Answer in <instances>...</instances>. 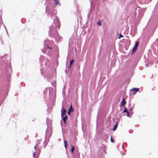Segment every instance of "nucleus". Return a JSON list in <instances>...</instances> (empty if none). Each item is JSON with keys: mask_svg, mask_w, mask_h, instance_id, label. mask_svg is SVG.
I'll use <instances>...</instances> for the list:
<instances>
[{"mask_svg": "<svg viewBox=\"0 0 158 158\" xmlns=\"http://www.w3.org/2000/svg\"><path fill=\"white\" fill-rule=\"evenodd\" d=\"M59 20L55 16V18L54 19V23L50 27L49 31V36L54 38L57 42H61L62 40V37L59 35L57 31L55 28L59 27Z\"/></svg>", "mask_w": 158, "mask_h": 158, "instance_id": "f257e3e1", "label": "nucleus"}, {"mask_svg": "<svg viewBox=\"0 0 158 158\" xmlns=\"http://www.w3.org/2000/svg\"><path fill=\"white\" fill-rule=\"evenodd\" d=\"M53 44V41L49 40L48 39L45 40L44 44V49H52L53 48L50 46Z\"/></svg>", "mask_w": 158, "mask_h": 158, "instance_id": "f03ea898", "label": "nucleus"}, {"mask_svg": "<svg viewBox=\"0 0 158 158\" xmlns=\"http://www.w3.org/2000/svg\"><path fill=\"white\" fill-rule=\"evenodd\" d=\"M46 124L48 126V128L46 131L45 137H49L51 135L52 133V129L49 126H48V121H46Z\"/></svg>", "mask_w": 158, "mask_h": 158, "instance_id": "7ed1b4c3", "label": "nucleus"}, {"mask_svg": "<svg viewBox=\"0 0 158 158\" xmlns=\"http://www.w3.org/2000/svg\"><path fill=\"white\" fill-rule=\"evenodd\" d=\"M35 150H36V153L38 155H36L35 152H34L33 153L34 158H38L40 152V150L38 147H37V148H36Z\"/></svg>", "mask_w": 158, "mask_h": 158, "instance_id": "20e7f679", "label": "nucleus"}, {"mask_svg": "<svg viewBox=\"0 0 158 158\" xmlns=\"http://www.w3.org/2000/svg\"><path fill=\"white\" fill-rule=\"evenodd\" d=\"M73 158H80L79 153L77 151L75 152L73 156Z\"/></svg>", "mask_w": 158, "mask_h": 158, "instance_id": "39448f33", "label": "nucleus"}, {"mask_svg": "<svg viewBox=\"0 0 158 158\" xmlns=\"http://www.w3.org/2000/svg\"><path fill=\"white\" fill-rule=\"evenodd\" d=\"M139 42L137 41V42L135 44V46L134 47L133 50H132V53H133V52H134L135 51H136V49H137V47H138V46L139 45Z\"/></svg>", "mask_w": 158, "mask_h": 158, "instance_id": "423d86ee", "label": "nucleus"}, {"mask_svg": "<svg viewBox=\"0 0 158 158\" xmlns=\"http://www.w3.org/2000/svg\"><path fill=\"white\" fill-rule=\"evenodd\" d=\"M66 112V110L64 109L63 107H62V110H61V117H63L64 115H65Z\"/></svg>", "mask_w": 158, "mask_h": 158, "instance_id": "0eeeda50", "label": "nucleus"}, {"mask_svg": "<svg viewBox=\"0 0 158 158\" xmlns=\"http://www.w3.org/2000/svg\"><path fill=\"white\" fill-rule=\"evenodd\" d=\"M40 140H37L36 143V144L34 148L35 149H36V148H37V147H38V145L40 143Z\"/></svg>", "mask_w": 158, "mask_h": 158, "instance_id": "6e6552de", "label": "nucleus"}, {"mask_svg": "<svg viewBox=\"0 0 158 158\" xmlns=\"http://www.w3.org/2000/svg\"><path fill=\"white\" fill-rule=\"evenodd\" d=\"M139 90V88H133L131 89L132 91H134V94H135V92H137Z\"/></svg>", "mask_w": 158, "mask_h": 158, "instance_id": "1a4fd4ad", "label": "nucleus"}, {"mask_svg": "<svg viewBox=\"0 0 158 158\" xmlns=\"http://www.w3.org/2000/svg\"><path fill=\"white\" fill-rule=\"evenodd\" d=\"M125 98H123L121 102V106H124L126 103V102L125 101Z\"/></svg>", "mask_w": 158, "mask_h": 158, "instance_id": "9d476101", "label": "nucleus"}, {"mask_svg": "<svg viewBox=\"0 0 158 158\" xmlns=\"http://www.w3.org/2000/svg\"><path fill=\"white\" fill-rule=\"evenodd\" d=\"M48 143V141H46L45 140L44 142L43 143V145L44 148H45L47 145Z\"/></svg>", "mask_w": 158, "mask_h": 158, "instance_id": "9b49d317", "label": "nucleus"}, {"mask_svg": "<svg viewBox=\"0 0 158 158\" xmlns=\"http://www.w3.org/2000/svg\"><path fill=\"white\" fill-rule=\"evenodd\" d=\"M64 115L65 116L64 117L63 116V117H61L62 119L64 121L66 120L68 118V116L67 115Z\"/></svg>", "mask_w": 158, "mask_h": 158, "instance_id": "f8f14e48", "label": "nucleus"}, {"mask_svg": "<svg viewBox=\"0 0 158 158\" xmlns=\"http://www.w3.org/2000/svg\"><path fill=\"white\" fill-rule=\"evenodd\" d=\"M55 4L56 5H59V6H60V4L59 3V1L58 0H55Z\"/></svg>", "mask_w": 158, "mask_h": 158, "instance_id": "ddd939ff", "label": "nucleus"}, {"mask_svg": "<svg viewBox=\"0 0 158 158\" xmlns=\"http://www.w3.org/2000/svg\"><path fill=\"white\" fill-rule=\"evenodd\" d=\"M68 110L71 112H73V109L72 107V105H71L69 109Z\"/></svg>", "mask_w": 158, "mask_h": 158, "instance_id": "4468645a", "label": "nucleus"}, {"mask_svg": "<svg viewBox=\"0 0 158 158\" xmlns=\"http://www.w3.org/2000/svg\"><path fill=\"white\" fill-rule=\"evenodd\" d=\"M118 122L116 123V124H115V125L114 126V128L113 129V131H115L116 130V129L117 128V125H118Z\"/></svg>", "mask_w": 158, "mask_h": 158, "instance_id": "2eb2a0df", "label": "nucleus"}, {"mask_svg": "<svg viewBox=\"0 0 158 158\" xmlns=\"http://www.w3.org/2000/svg\"><path fill=\"white\" fill-rule=\"evenodd\" d=\"M74 60L73 59H72L71 61H70V67H71V65L72 64V63L74 62Z\"/></svg>", "mask_w": 158, "mask_h": 158, "instance_id": "dca6fc26", "label": "nucleus"}, {"mask_svg": "<svg viewBox=\"0 0 158 158\" xmlns=\"http://www.w3.org/2000/svg\"><path fill=\"white\" fill-rule=\"evenodd\" d=\"M64 143L65 148H66L67 146V141L66 140H65L64 141Z\"/></svg>", "mask_w": 158, "mask_h": 158, "instance_id": "f3484780", "label": "nucleus"}, {"mask_svg": "<svg viewBox=\"0 0 158 158\" xmlns=\"http://www.w3.org/2000/svg\"><path fill=\"white\" fill-rule=\"evenodd\" d=\"M74 149V147L72 146V148L70 150L71 152H72V153H73Z\"/></svg>", "mask_w": 158, "mask_h": 158, "instance_id": "a211bd4d", "label": "nucleus"}, {"mask_svg": "<svg viewBox=\"0 0 158 158\" xmlns=\"http://www.w3.org/2000/svg\"><path fill=\"white\" fill-rule=\"evenodd\" d=\"M128 111L127 110L126 108L125 107V109L123 111V113H127L128 112Z\"/></svg>", "mask_w": 158, "mask_h": 158, "instance_id": "6ab92c4d", "label": "nucleus"}, {"mask_svg": "<svg viewBox=\"0 0 158 158\" xmlns=\"http://www.w3.org/2000/svg\"><path fill=\"white\" fill-rule=\"evenodd\" d=\"M97 24L100 26L102 25V23L101 22L99 21L97 23Z\"/></svg>", "mask_w": 158, "mask_h": 158, "instance_id": "aec40b11", "label": "nucleus"}, {"mask_svg": "<svg viewBox=\"0 0 158 158\" xmlns=\"http://www.w3.org/2000/svg\"><path fill=\"white\" fill-rule=\"evenodd\" d=\"M110 141L111 142L113 143L114 142V141L113 139H112V137H111V139H110Z\"/></svg>", "mask_w": 158, "mask_h": 158, "instance_id": "412c9836", "label": "nucleus"}, {"mask_svg": "<svg viewBox=\"0 0 158 158\" xmlns=\"http://www.w3.org/2000/svg\"><path fill=\"white\" fill-rule=\"evenodd\" d=\"M127 116L129 117H130V116L129 114V113L128 112H127Z\"/></svg>", "mask_w": 158, "mask_h": 158, "instance_id": "4be33fe9", "label": "nucleus"}, {"mask_svg": "<svg viewBox=\"0 0 158 158\" xmlns=\"http://www.w3.org/2000/svg\"><path fill=\"white\" fill-rule=\"evenodd\" d=\"M70 112H70V111H69L68 110V114H69V115H70Z\"/></svg>", "mask_w": 158, "mask_h": 158, "instance_id": "5701e85b", "label": "nucleus"}, {"mask_svg": "<svg viewBox=\"0 0 158 158\" xmlns=\"http://www.w3.org/2000/svg\"><path fill=\"white\" fill-rule=\"evenodd\" d=\"M54 11L53 14H52V15H51L52 16H53V15H55L56 14V13L55 12V11H54H54Z\"/></svg>", "mask_w": 158, "mask_h": 158, "instance_id": "b1692460", "label": "nucleus"}, {"mask_svg": "<svg viewBox=\"0 0 158 158\" xmlns=\"http://www.w3.org/2000/svg\"><path fill=\"white\" fill-rule=\"evenodd\" d=\"M123 37V36L121 35V34H120V35L119 37V39H120L121 37Z\"/></svg>", "mask_w": 158, "mask_h": 158, "instance_id": "393cba45", "label": "nucleus"}, {"mask_svg": "<svg viewBox=\"0 0 158 158\" xmlns=\"http://www.w3.org/2000/svg\"><path fill=\"white\" fill-rule=\"evenodd\" d=\"M48 5H47L46 6V10H47V9L48 8Z\"/></svg>", "mask_w": 158, "mask_h": 158, "instance_id": "a878e982", "label": "nucleus"}, {"mask_svg": "<svg viewBox=\"0 0 158 158\" xmlns=\"http://www.w3.org/2000/svg\"><path fill=\"white\" fill-rule=\"evenodd\" d=\"M58 49V48L57 47H56L55 49L57 50Z\"/></svg>", "mask_w": 158, "mask_h": 158, "instance_id": "bb28decb", "label": "nucleus"}, {"mask_svg": "<svg viewBox=\"0 0 158 158\" xmlns=\"http://www.w3.org/2000/svg\"><path fill=\"white\" fill-rule=\"evenodd\" d=\"M66 120H65V121H64V123L65 124H66Z\"/></svg>", "mask_w": 158, "mask_h": 158, "instance_id": "cd10ccee", "label": "nucleus"}, {"mask_svg": "<svg viewBox=\"0 0 158 158\" xmlns=\"http://www.w3.org/2000/svg\"><path fill=\"white\" fill-rule=\"evenodd\" d=\"M129 110L130 111H131L132 110L131 109H130Z\"/></svg>", "mask_w": 158, "mask_h": 158, "instance_id": "c85d7f7f", "label": "nucleus"}, {"mask_svg": "<svg viewBox=\"0 0 158 158\" xmlns=\"http://www.w3.org/2000/svg\"><path fill=\"white\" fill-rule=\"evenodd\" d=\"M146 65L147 67L148 66V65L147 64H146Z\"/></svg>", "mask_w": 158, "mask_h": 158, "instance_id": "c756f323", "label": "nucleus"}, {"mask_svg": "<svg viewBox=\"0 0 158 158\" xmlns=\"http://www.w3.org/2000/svg\"><path fill=\"white\" fill-rule=\"evenodd\" d=\"M41 50L43 52H44V50H43L42 49H41Z\"/></svg>", "mask_w": 158, "mask_h": 158, "instance_id": "7c9ffc66", "label": "nucleus"}, {"mask_svg": "<svg viewBox=\"0 0 158 158\" xmlns=\"http://www.w3.org/2000/svg\"><path fill=\"white\" fill-rule=\"evenodd\" d=\"M41 69H40V70H41V72L42 73V72H41Z\"/></svg>", "mask_w": 158, "mask_h": 158, "instance_id": "2f4dec72", "label": "nucleus"}, {"mask_svg": "<svg viewBox=\"0 0 158 158\" xmlns=\"http://www.w3.org/2000/svg\"><path fill=\"white\" fill-rule=\"evenodd\" d=\"M68 158H69V157H68Z\"/></svg>", "mask_w": 158, "mask_h": 158, "instance_id": "473e14b6", "label": "nucleus"}]
</instances>
